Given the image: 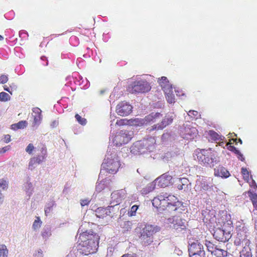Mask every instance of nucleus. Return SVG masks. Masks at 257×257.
Masks as SVG:
<instances>
[{"label": "nucleus", "mask_w": 257, "mask_h": 257, "mask_svg": "<svg viewBox=\"0 0 257 257\" xmlns=\"http://www.w3.org/2000/svg\"><path fill=\"white\" fill-rule=\"evenodd\" d=\"M27 123L26 121H20L17 123L14 124V126L17 125V128L21 129L26 126Z\"/></svg>", "instance_id": "obj_44"}, {"label": "nucleus", "mask_w": 257, "mask_h": 257, "mask_svg": "<svg viewBox=\"0 0 257 257\" xmlns=\"http://www.w3.org/2000/svg\"><path fill=\"white\" fill-rule=\"evenodd\" d=\"M240 257H252L251 249L248 246H244L240 252Z\"/></svg>", "instance_id": "obj_27"}, {"label": "nucleus", "mask_w": 257, "mask_h": 257, "mask_svg": "<svg viewBox=\"0 0 257 257\" xmlns=\"http://www.w3.org/2000/svg\"><path fill=\"white\" fill-rule=\"evenodd\" d=\"M188 249L189 257H206L203 244L196 238H190Z\"/></svg>", "instance_id": "obj_4"}, {"label": "nucleus", "mask_w": 257, "mask_h": 257, "mask_svg": "<svg viewBox=\"0 0 257 257\" xmlns=\"http://www.w3.org/2000/svg\"><path fill=\"white\" fill-rule=\"evenodd\" d=\"M111 182L109 178H98L96 185V190L97 191L100 192L105 188L110 186Z\"/></svg>", "instance_id": "obj_14"}, {"label": "nucleus", "mask_w": 257, "mask_h": 257, "mask_svg": "<svg viewBox=\"0 0 257 257\" xmlns=\"http://www.w3.org/2000/svg\"><path fill=\"white\" fill-rule=\"evenodd\" d=\"M248 231V230L244 224L240 225L237 228V235L234 242L235 245H240L242 244V245H249L250 241L247 239L249 234Z\"/></svg>", "instance_id": "obj_6"}, {"label": "nucleus", "mask_w": 257, "mask_h": 257, "mask_svg": "<svg viewBox=\"0 0 257 257\" xmlns=\"http://www.w3.org/2000/svg\"><path fill=\"white\" fill-rule=\"evenodd\" d=\"M11 148L10 146H6L2 149H0V153H4L9 151Z\"/></svg>", "instance_id": "obj_54"}, {"label": "nucleus", "mask_w": 257, "mask_h": 257, "mask_svg": "<svg viewBox=\"0 0 257 257\" xmlns=\"http://www.w3.org/2000/svg\"><path fill=\"white\" fill-rule=\"evenodd\" d=\"M41 221L39 218H38V220H35L33 224V227L34 229L40 227V223Z\"/></svg>", "instance_id": "obj_48"}, {"label": "nucleus", "mask_w": 257, "mask_h": 257, "mask_svg": "<svg viewBox=\"0 0 257 257\" xmlns=\"http://www.w3.org/2000/svg\"><path fill=\"white\" fill-rule=\"evenodd\" d=\"M4 196L3 194L0 192V204L2 203L4 201Z\"/></svg>", "instance_id": "obj_60"}, {"label": "nucleus", "mask_w": 257, "mask_h": 257, "mask_svg": "<svg viewBox=\"0 0 257 257\" xmlns=\"http://www.w3.org/2000/svg\"><path fill=\"white\" fill-rule=\"evenodd\" d=\"M33 112L35 123L36 124L39 123L42 118L41 110L38 107H35L33 109Z\"/></svg>", "instance_id": "obj_21"}, {"label": "nucleus", "mask_w": 257, "mask_h": 257, "mask_svg": "<svg viewBox=\"0 0 257 257\" xmlns=\"http://www.w3.org/2000/svg\"><path fill=\"white\" fill-rule=\"evenodd\" d=\"M203 244H204V243ZM204 244L207 250L209 252H210L211 254H214V251L216 249L217 245H215L212 242L207 240H205Z\"/></svg>", "instance_id": "obj_26"}, {"label": "nucleus", "mask_w": 257, "mask_h": 257, "mask_svg": "<svg viewBox=\"0 0 257 257\" xmlns=\"http://www.w3.org/2000/svg\"><path fill=\"white\" fill-rule=\"evenodd\" d=\"M153 206L156 207L158 211L159 212V207L160 206L161 201L159 199H158L156 197H155L152 201Z\"/></svg>", "instance_id": "obj_42"}, {"label": "nucleus", "mask_w": 257, "mask_h": 257, "mask_svg": "<svg viewBox=\"0 0 257 257\" xmlns=\"http://www.w3.org/2000/svg\"><path fill=\"white\" fill-rule=\"evenodd\" d=\"M197 157L199 161L207 165H209L215 159V154L210 148L207 150H200L197 154Z\"/></svg>", "instance_id": "obj_8"}, {"label": "nucleus", "mask_w": 257, "mask_h": 257, "mask_svg": "<svg viewBox=\"0 0 257 257\" xmlns=\"http://www.w3.org/2000/svg\"><path fill=\"white\" fill-rule=\"evenodd\" d=\"M208 135L210 137V139L212 141L221 140L223 141L224 138L223 137H221L216 132L213 130H210L208 132Z\"/></svg>", "instance_id": "obj_24"}, {"label": "nucleus", "mask_w": 257, "mask_h": 257, "mask_svg": "<svg viewBox=\"0 0 257 257\" xmlns=\"http://www.w3.org/2000/svg\"><path fill=\"white\" fill-rule=\"evenodd\" d=\"M229 228L230 230H225V229H224V238H225L226 237V241H228L231 237L230 230L232 229V226H230Z\"/></svg>", "instance_id": "obj_46"}, {"label": "nucleus", "mask_w": 257, "mask_h": 257, "mask_svg": "<svg viewBox=\"0 0 257 257\" xmlns=\"http://www.w3.org/2000/svg\"><path fill=\"white\" fill-rule=\"evenodd\" d=\"M126 191L125 189H120L116 191L113 192L111 194V198H116V195L118 196L116 204H114L115 208L121 202V201L124 199L126 197Z\"/></svg>", "instance_id": "obj_15"}, {"label": "nucleus", "mask_w": 257, "mask_h": 257, "mask_svg": "<svg viewBox=\"0 0 257 257\" xmlns=\"http://www.w3.org/2000/svg\"><path fill=\"white\" fill-rule=\"evenodd\" d=\"M179 179V180L180 181H182V180H183V182H185L186 183L187 181H189V180L187 179V178L186 177H184V178H178Z\"/></svg>", "instance_id": "obj_64"}, {"label": "nucleus", "mask_w": 257, "mask_h": 257, "mask_svg": "<svg viewBox=\"0 0 257 257\" xmlns=\"http://www.w3.org/2000/svg\"><path fill=\"white\" fill-rule=\"evenodd\" d=\"M34 149V145L32 144H29L26 148V151L29 154H31Z\"/></svg>", "instance_id": "obj_47"}, {"label": "nucleus", "mask_w": 257, "mask_h": 257, "mask_svg": "<svg viewBox=\"0 0 257 257\" xmlns=\"http://www.w3.org/2000/svg\"><path fill=\"white\" fill-rule=\"evenodd\" d=\"M181 206H183V203L182 202L179 201L178 200H176V201L174 203L172 206L175 207L174 210L177 209V207H180Z\"/></svg>", "instance_id": "obj_50"}, {"label": "nucleus", "mask_w": 257, "mask_h": 257, "mask_svg": "<svg viewBox=\"0 0 257 257\" xmlns=\"http://www.w3.org/2000/svg\"><path fill=\"white\" fill-rule=\"evenodd\" d=\"M89 202L90 201L87 199H83L81 200L80 204L82 206H84L85 205H88Z\"/></svg>", "instance_id": "obj_53"}, {"label": "nucleus", "mask_w": 257, "mask_h": 257, "mask_svg": "<svg viewBox=\"0 0 257 257\" xmlns=\"http://www.w3.org/2000/svg\"><path fill=\"white\" fill-rule=\"evenodd\" d=\"M158 199H159V200H160V201H163V200H166V199H165L164 198V196H163V194H160V195L158 196L157 197H156Z\"/></svg>", "instance_id": "obj_59"}, {"label": "nucleus", "mask_w": 257, "mask_h": 257, "mask_svg": "<svg viewBox=\"0 0 257 257\" xmlns=\"http://www.w3.org/2000/svg\"><path fill=\"white\" fill-rule=\"evenodd\" d=\"M158 82L162 87L163 91H168L172 88L171 84L170 83L168 79L166 77L162 76L158 78Z\"/></svg>", "instance_id": "obj_16"}, {"label": "nucleus", "mask_w": 257, "mask_h": 257, "mask_svg": "<svg viewBox=\"0 0 257 257\" xmlns=\"http://www.w3.org/2000/svg\"><path fill=\"white\" fill-rule=\"evenodd\" d=\"M10 96L6 92H2L0 93V101H7L10 100Z\"/></svg>", "instance_id": "obj_36"}, {"label": "nucleus", "mask_w": 257, "mask_h": 257, "mask_svg": "<svg viewBox=\"0 0 257 257\" xmlns=\"http://www.w3.org/2000/svg\"><path fill=\"white\" fill-rule=\"evenodd\" d=\"M8 254V250L5 245L0 246V257H6Z\"/></svg>", "instance_id": "obj_34"}, {"label": "nucleus", "mask_w": 257, "mask_h": 257, "mask_svg": "<svg viewBox=\"0 0 257 257\" xmlns=\"http://www.w3.org/2000/svg\"><path fill=\"white\" fill-rule=\"evenodd\" d=\"M51 235V228L49 225L45 226L42 231V235L44 238H47Z\"/></svg>", "instance_id": "obj_31"}, {"label": "nucleus", "mask_w": 257, "mask_h": 257, "mask_svg": "<svg viewBox=\"0 0 257 257\" xmlns=\"http://www.w3.org/2000/svg\"><path fill=\"white\" fill-rule=\"evenodd\" d=\"M79 233V244L73 247L69 255L71 257H79L81 254L87 255L96 252L98 248L100 236L91 230H84L83 225L80 226L78 230Z\"/></svg>", "instance_id": "obj_1"}, {"label": "nucleus", "mask_w": 257, "mask_h": 257, "mask_svg": "<svg viewBox=\"0 0 257 257\" xmlns=\"http://www.w3.org/2000/svg\"><path fill=\"white\" fill-rule=\"evenodd\" d=\"M116 198H111V199H112V201H111V203H115L116 204V201H117V198H118V196L116 195Z\"/></svg>", "instance_id": "obj_61"}, {"label": "nucleus", "mask_w": 257, "mask_h": 257, "mask_svg": "<svg viewBox=\"0 0 257 257\" xmlns=\"http://www.w3.org/2000/svg\"><path fill=\"white\" fill-rule=\"evenodd\" d=\"M9 186V182L4 178L0 179V187L3 190L8 189Z\"/></svg>", "instance_id": "obj_41"}, {"label": "nucleus", "mask_w": 257, "mask_h": 257, "mask_svg": "<svg viewBox=\"0 0 257 257\" xmlns=\"http://www.w3.org/2000/svg\"><path fill=\"white\" fill-rule=\"evenodd\" d=\"M151 89L150 84L146 79H141L132 82L127 88L128 92L132 94L145 93Z\"/></svg>", "instance_id": "obj_5"}, {"label": "nucleus", "mask_w": 257, "mask_h": 257, "mask_svg": "<svg viewBox=\"0 0 257 257\" xmlns=\"http://www.w3.org/2000/svg\"><path fill=\"white\" fill-rule=\"evenodd\" d=\"M128 123V120L126 119H120L117 120L116 124L118 126H122L127 124Z\"/></svg>", "instance_id": "obj_45"}, {"label": "nucleus", "mask_w": 257, "mask_h": 257, "mask_svg": "<svg viewBox=\"0 0 257 257\" xmlns=\"http://www.w3.org/2000/svg\"><path fill=\"white\" fill-rule=\"evenodd\" d=\"M75 117L76 119V120L78 121L79 123L82 125H84L87 123V120L86 118L82 117L80 115H79L78 114H76L75 115Z\"/></svg>", "instance_id": "obj_35"}, {"label": "nucleus", "mask_w": 257, "mask_h": 257, "mask_svg": "<svg viewBox=\"0 0 257 257\" xmlns=\"http://www.w3.org/2000/svg\"><path fill=\"white\" fill-rule=\"evenodd\" d=\"M163 130L162 127L161 126L160 123L154 124V125L152 126L151 127H148L147 128V130L149 132H151L153 131H159V130Z\"/></svg>", "instance_id": "obj_40"}, {"label": "nucleus", "mask_w": 257, "mask_h": 257, "mask_svg": "<svg viewBox=\"0 0 257 257\" xmlns=\"http://www.w3.org/2000/svg\"><path fill=\"white\" fill-rule=\"evenodd\" d=\"M155 144V140L154 138H152L145 140L143 143L144 145H145L146 147V148L148 150L151 149L154 146Z\"/></svg>", "instance_id": "obj_29"}, {"label": "nucleus", "mask_w": 257, "mask_h": 257, "mask_svg": "<svg viewBox=\"0 0 257 257\" xmlns=\"http://www.w3.org/2000/svg\"><path fill=\"white\" fill-rule=\"evenodd\" d=\"M24 190L26 191L27 195L29 197H30L33 194V186L31 182L29 180H27L26 183L24 184Z\"/></svg>", "instance_id": "obj_23"}, {"label": "nucleus", "mask_w": 257, "mask_h": 257, "mask_svg": "<svg viewBox=\"0 0 257 257\" xmlns=\"http://www.w3.org/2000/svg\"><path fill=\"white\" fill-rule=\"evenodd\" d=\"M228 150L237 155L238 159L242 161L244 160V158H243L242 154L234 146L231 145L229 146L228 147Z\"/></svg>", "instance_id": "obj_30"}, {"label": "nucleus", "mask_w": 257, "mask_h": 257, "mask_svg": "<svg viewBox=\"0 0 257 257\" xmlns=\"http://www.w3.org/2000/svg\"><path fill=\"white\" fill-rule=\"evenodd\" d=\"M168 200V202L169 203V205L173 206L174 203L177 200V198L174 195H170L168 196V198L167 199Z\"/></svg>", "instance_id": "obj_43"}, {"label": "nucleus", "mask_w": 257, "mask_h": 257, "mask_svg": "<svg viewBox=\"0 0 257 257\" xmlns=\"http://www.w3.org/2000/svg\"><path fill=\"white\" fill-rule=\"evenodd\" d=\"M164 119L166 121L168 125L170 124L173 121V118L170 116H166Z\"/></svg>", "instance_id": "obj_52"}, {"label": "nucleus", "mask_w": 257, "mask_h": 257, "mask_svg": "<svg viewBox=\"0 0 257 257\" xmlns=\"http://www.w3.org/2000/svg\"><path fill=\"white\" fill-rule=\"evenodd\" d=\"M205 179H204L203 178L202 179L201 181H200L199 180H197V182H200V185H201V187L205 190H207L208 189H209V188H210V186L209 185V184H208L207 183H206L205 181L204 180Z\"/></svg>", "instance_id": "obj_37"}, {"label": "nucleus", "mask_w": 257, "mask_h": 257, "mask_svg": "<svg viewBox=\"0 0 257 257\" xmlns=\"http://www.w3.org/2000/svg\"><path fill=\"white\" fill-rule=\"evenodd\" d=\"M170 221L172 224V227L178 232L182 231H185L186 230L187 222L185 219H183L179 216H173L170 218Z\"/></svg>", "instance_id": "obj_10"}, {"label": "nucleus", "mask_w": 257, "mask_h": 257, "mask_svg": "<svg viewBox=\"0 0 257 257\" xmlns=\"http://www.w3.org/2000/svg\"><path fill=\"white\" fill-rule=\"evenodd\" d=\"M8 81V77L7 75H2L0 76V83L1 84H5L7 83Z\"/></svg>", "instance_id": "obj_49"}, {"label": "nucleus", "mask_w": 257, "mask_h": 257, "mask_svg": "<svg viewBox=\"0 0 257 257\" xmlns=\"http://www.w3.org/2000/svg\"><path fill=\"white\" fill-rule=\"evenodd\" d=\"M156 187V184L154 181L148 184V185L143 188L141 191V193L143 195H145L149 194L150 192L153 191Z\"/></svg>", "instance_id": "obj_22"}, {"label": "nucleus", "mask_w": 257, "mask_h": 257, "mask_svg": "<svg viewBox=\"0 0 257 257\" xmlns=\"http://www.w3.org/2000/svg\"><path fill=\"white\" fill-rule=\"evenodd\" d=\"M40 151L41 155H38V156L33 157L30 160L29 164V167H32L35 165L39 164L45 159L47 155L46 147L44 146H43V147L41 148Z\"/></svg>", "instance_id": "obj_13"}, {"label": "nucleus", "mask_w": 257, "mask_h": 257, "mask_svg": "<svg viewBox=\"0 0 257 257\" xmlns=\"http://www.w3.org/2000/svg\"><path fill=\"white\" fill-rule=\"evenodd\" d=\"M169 178H156L154 181V182L155 183L156 186L158 185V186L160 187L164 188L172 184V182Z\"/></svg>", "instance_id": "obj_17"}, {"label": "nucleus", "mask_w": 257, "mask_h": 257, "mask_svg": "<svg viewBox=\"0 0 257 257\" xmlns=\"http://www.w3.org/2000/svg\"><path fill=\"white\" fill-rule=\"evenodd\" d=\"M11 136L9 135H7L4 136V142L6 143H8L11 141Z\"/></svg>", "instance_id": "obj_55"}, {"label": "nucleus", "mask_w": 257, "mask_h": 257, "mask_svg": "<svg viewBox=\"0 0 257 257\" xmlns=\"http://www.w3.org/2000/svg\"><path fill=\"white\" fill-rule=\"evenodd\" d=\"M214 175L216 177H229V172L223 167H218L215 169Z\"/></svg>", "instance_id": "obj_19"}, {"label": "nucleus", "mask_w": 257, "mask_h": 257, "mask_svg": "<svg viewBox=\"0 0 257 257\" xmlns=\"http://www.w3.org/2000/svg\"><path fill=\"white\" fill-rule=\"evenodd\" d=\"M161 116V113L158 112L155 113H152L145 117L144 123H150L155 122H156V119Z\"/></svg>", "instance_id": "obj_20"}, {"label": "nucleus", "mask_w": 257, "mask_h": 257, "mask_svg": "<svg viewBox=\"0 0 257 257\" xmlns=\"http://www.w3.org/2000/svg\"><path fill=\"white\" fill-rule=\"evenodd\" d=\"M120 165V160L116 153H107L106 158L101 165L100 175L103 172L114 174L117 173Z\"/></svg>", "instance_id": "obj_3"}, {"label": "nucleus", "mask_w": 257, "mask_h": 257, "mask_svg": "<svg viewBox=\"0 0 257 257\" xmlns=\"http://www.w3.org/2000/svg\"><path fill=\"white\" fill-rule=\"evenodd\" d=\"M121 257H137V256L134 254H124Z\"/></svg>", "instance_id": "obj_62"}, {"label": "nucleus", "mask_w": 257, "mask_h": 257, "mask_svg": "<svg viewBox=\"0 0 257 257\" xmlns=\"http://www.w3.org/2000/svg\"><path fill=\"white\" fill-rule=\"evenodd\" d=\"M138 236L141 244L147 246L153 242L154 235L160 230V227L148 223L141 224L139 227Z\"/></svg>", "instance_id": "obj_2"}, {"label": "nucleus", "mask_w": 257, "mask_h": 257, "mask_svg": "<svg viewBox=\"0 0 257 257\" xmlns=\"http://www.w3.org/2000/svg\"><path fill=\"white\" fill-rule=\"evenodd\" d=\"M4 89L5 90L10 92L11 94H12V92L10 91V88L9 87H8L7 86L5 85L4 87Z\"/></svg>", "instance_id": "obj_63"}, {"label": "nucleus", "mask_w": 257, "mask_h": 257, "mask_svg": "<svg viewBox=\"0 0 257 257\" xmlns=\"http://www.w3.org/2000/svg\"><path fill=\"white\" fill-rule=\"evenodd\" d=\"M244 181L249 184L250 187L251 188V190H250L248 191V196L252 203L254 208L257 209V194L253 193L256 191L257 185L253 178H242Z\"/></svg>", "instance_id": "obj_9"}, {"label": "nucleus", "mask_w": 257, "mask_h": 257, "mask_svg": "<svg viewBox=\"0 0 257 257\" xmlns=\"http://www.w3.org/2000/svg\"><path fill=\"white\" fill-rule=\"evenodd\" d=\"M161 126L162 127V129L165 128L166 126L168 125V123L166 122V121L163 119L162 121L160 123Z\"/></svg>", "instance_id": "obj_57"}, {"label": "nucleus", "mask_w": 257, "mask_h": 257, "mask_svg": "<svg viewBox=\"0 0 257 257\" xmlns=\"http://www.w3.org/2000/svg\"><path fill=\"white\" fill-rule=\"evenodd\" d=\"M213 235L215 239L219 241H226V237L225 238H224V229L223 228H216L214 230Z\"/></svg>", "instance_id": "obj_18"}, {"label": "nucleus", "mask_w": 257, "mask_h": 257, "mask_svg": "<svg viewBox=\"0 0 257 257\" xmlns=\"http://www.w3.org/2000/svg\"><path fill=\"white\" fill-rule=\"evenodd\" d=\"M241 173L244 177H248L249 176V172L247 169L244 168L241 169Z\"/></svg>", "instance_id": "obj_51"}, {"label": "nucleus", "mask_w": 257, "mask_h": 257, "mask_svg": "<svg viewBox=\"0 0 257 257\" xmlns=\"http://www.w3.org/2000/svg\"><path fill=\"white\" fill-rule=\"evenodd\" d=\"M114 205L108 206L107 207H98L95 210L96 216L98 218H104L106 216L112 217L115 209Z\"/></svg>", "instance_id": "obj_11"}, {"label": "nucleus", "mask_w": 257, "mask_h": 257, "mask_svg": "<svg viewBox=\"0 0 257 257\" xmlns=\"http://www.w3.org/2000/svg\"><path fill=\"white\" fill-rule=\"evenodd\" d=\"M34 257H42L43 256V251L41 249H39L38 251V252L34 255Z\"/></svg>", "instance_id": "obj_56"}, {"label": "nucleus", "mask_w": 257, "mask_h": 257, "mask_svg": "<svg viewBox=\"0 0 257 257\" xmlns=\"http://www.w3.org/2000/svg\"><path fill=\"white\" fill-rule=\"evenodd\" d=\"M174 253L177 254L178 255H180L182 253V251L180 250L179 248H175Z\"/></svg>", "instance_id": "obj_58"}, {"label": "nucleus", "mask_w": 257, "mask_h": 257, "mask_svg": "<svg viewBox=\"0 0 257 257\" xmlns=\"http://www.w3.org/2000/svg\"><path fill=\"white\" fill-rule=\"evenodd\" d=\"M132 105L127 103L121 102L116 106V112L120 116H126L132 112Z\"/></svg>", "instance_id": "obj_12"}, {"label": "nucleus", "mask_w": 257, "mask_h": 257, "mask_svg": "<svg viewBox=\"0 0 257 257\" xmlns=\"http://www.w3.org/2000/svg\"><path fill=\"white\" fill-rule=\"evenodd\" d=\"M139 204H135L133 205L131 208L130 210L128 211L129 215L131 216H135L137 210L139 208Z\"/></svg>", "instance_id": "obj_38"}, {"label": "nucleus", "mask_w": 257, "mask_h": 257, "mask_svg": "<svg viewBox=\"0 0 257 257\" xmlns=\"http://www.w3.org/2000/svg\"><path fill=\"white\" fill-rule=\"evenodd\" d=\"M160 204V206L159 207V213H162V212L165 210L167 207H170V206L168 202V200L166 199L161 201Z\"/></svg>", "instance_id": "obj_33"}, {"label": "nucleus", "mask_w": 257, "mask_h": 257, "mask_svg": "<svg viewBox=\"0 0 257 257\" xmlns=\"http://www.w3.org/2000/svg\"><path fill=\"white\" fill-rule=\"evenodd\" d=\"M132 132L122 130L117 133L113 139L112 142L114 145L120 146L128 143L133 138Z\"/></svg>", "instance_id": "obj_7"}, {"label": "nucleus", "mask_w": 257, "mask_h": 257, "mask_svg": "<svg viewBox=\"0 0 257 257\" xmlns=\"http://www.w3.org/2000/svg\"><path fill=\"white\" fill-rule=\"evenodd\" d=\"M55 204L54 201H50L47 203L45 207V213L46 216L52 210L53 206Z\"/></svg>", "instance_id": "obj_32"}, {"label": "nucleus", "mask_w": 257, "mask_h": 257, "mask_svg": "<svg viewBox=\"0 0 257 257\" xmlns=\"http://www.w3.org/2000/svg\"><path fill=\"white\" fill-rule=\"evenodd\" d=\"M166 94V98L167 102L169 103H173L175 102V96L173 94L172 89L168 90V91H164Z\"/></svg>", "instance_id": "obj_25"}, {"label": "nucleus", "mask_w": 257, "mask_h": 257, "mask_svg": "<svg viewBox=\"0 0 257 257\" xmlns=\"http://www.w3.org/2000/svg\"><path fill=\"white\" fill-rule=\"evenodd\" d=\"M227 250L220 248L217 246L213 254L217 257H225L227 255Z\"/></svg>", "instance_id": "obj_28"}, {"label": "nucleus", "mask_w": 257, "mask_h": 257, "mask_svg": "<svg viewBox=\"0 0 257 257\" xmlns=\"http://www.w3.org/2000/svg\"><path fill=\"white\" fill-rule=\"evenodd\" d=\"M188 115L192 119H197L200 116L198 112L196 110H189L188 112Z\"/></svg>", "instance_id": "obj_39"}]
</instances>
